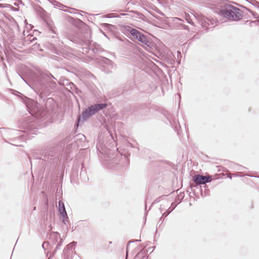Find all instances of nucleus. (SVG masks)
I'll return each instance as SVG.
<instances>
[{"label": "nucleus", "instance_id": "nucleus-1", "mask_svg": "<svg viewBox=\"0 0 259 259\" xmlns=\"http://www.w3.org/2000/svg\"><path fill=\"white\" fill-rule=\"evenodd\" d=\"M207 7L214 13L230 21H238L243 16L246 18L249 17V16L245 17V10L249 12L253 16V18H259L256 13L247 7L242 6L244 10L242 11L238 8L230 4L227 0H213L208 4Z\"/></svg>", "mask_w": 259, "mask_h": 259}, {"label": "nucleus", "instance_id": "nucleus-2", "mask_svg": "<svg viewBox=\"0 0 259 259\" xmlns=\"http://www.w3.org/2000/svg\"><path fill=\"white\" fill-rule=\"evenodd\" d=\"M25 105L31 116L24 119L22 127L27 132L31 134H36L35 130L37 125L34 120V117L38 118H44L47 112L37 102L30 99H26Z\"/></svg>", "mask_w": 259, "mask_h": 259}, {"label": "nucleus", "instance_id": "nucleus-3", "mask_svg": "<svg viewBox=\"0 0 259 259\" xmlns=\"http://www.w3.org/2000/svg\"><path fill=\"white\" fill-rule=\"evenodd\" d=\"M52 23L50 20V37L52 36V38L54 39L52 42H50V51L58 55H62L64 56L66 52L72 49L69 47L64 46L63 42L58 39V35L56 31V28L52 26Z\"/></svg>", "mask_w": 259, "mask_h": 259}, {"label": "nucleus", "instance_id": "nucleus-4", "mask_svg": "<svg viewBox=\"0 0 259 259\" xmlns=\"http://www.w3.org/2000/svg\"><path fill=\"white\" fill-rule=\"evenodd\" d=\"M103 162L109 168L120 170L123 169L128 164V161L125 156H120L111 158L105 155L104 156Z\"/></svg>", "mask_w": 259, "mask_h": 259}, {"label": "nucleus", "instance_id": "nucleus-5", "mask_svg": "<svg viewBox=\"0 0 259 259\" xmlns=\"http://www.w3.org/2000/svg\"><path fill=\"white\" fill-rule=\"evenodd\" d=\"M69 39L74 43L78 44L84 47L82 48V53H88L89 51H91L94 54H98L102 52V48L99 45L96 44H92L89 40L84 39L82 38H79L75 36L70 37Z\"/></svg>", "mask_w": 259, "mask_h": 259}, {"label": "nucleus", "instance_id": "nucleus-6", "mask_svg": "<svg viewBox=\"0 0 259 259\" xmlns=\"http://www.w3.org/2000/svg\"><path fill=\"white\" fill-rule=\"evenodd\" d=\"M107 104L105 103H99L95 104L88 107L78 117L76 124L77 126H78V123L80 122H84L87 119L95 114L97 112L105 108Z\"/></svg>", "mask_w": 259, "mask_h": 259}, {"label": "nucleus", "instance_id": "nucleus-7", "mask_svg": "<svg viewBox=\"0 0 259 259\" xmlns=\"http://www.w3.org/2000/svg\"><path fill=\"white\" fill-rule=\"evenodd\" d=\"M76 243L72 242L68 244L64 249L62 257L63 259H80L74 251Z\"/></svg>", "mask_w": 259, "mask_h": 259}, {"label": "nucleus", "instance_id": "nucleus-8", "mask_svg": "<svg viewBox=\"0 0 259 259\" xmlns=\"http://www.w3.org/2000/svg\"><path fill=\"white\" fill-rule=\"evenodd\" d=\"M51 230H52V228L50 226V248L51 246L56 245L55 248V251L56 252L62 245V239L58 232L54 231L50 232Z\"/></svg>", "mask_w": 259, "mask_h": 259}, {"label": "nucleus", "instance_id": "nucleus-9", "mask_svg": "<svg viewBox=\"0 0 259 259\" xmlns=\"http://www.w3.org/2000/svg\"><path fill=\"white\" fill-rule=\"evenodd\" d=\"M49 75L47 71L40 70L38 71L36 75V81L37 83L40 86L41 89L43 90L44 88L48 83Z\"/></svg>", "mask_w": 259, "mask_h": 259}, {"label": "nucleus", "instance_id": "nucleus-10", "mask_svg": "<svg viewBox=\"0 0 259 259\" xmlns=\"http://www.w3.org/2000/svg\"><path fill=\"white\" fill-rule=\"evenodd\" d=\"M137 40L143 44V47L147 51H150V50L154 47V44L151 38L143 33L139 35Z\"/></svg>", "mask_w": 259, "mask_h": 259}, {"label": "nucleus", "instance_id": "nucleus-11", "mask_svg": "<svg viewBox=\"0 0 259 259\" xmlns=\"http://www.w3.org/2000/svg\"><path fill=\"white\" fill-rule=\"evenodd\" d=\"M195 17L200 23L202 27L206 30L208 29V26L209 25H213L216 23L215 20L208 18L202 14H196Z\"/></svg>", "mask_w": 259, "mask_h": 259}, {"label": "nucleus", "instance_id": "nucleus-12", "mask_svg": "<svg viewBox=\"0 0 259 259\" xmlns=\"http://www.w3.org/2000/svg\"><path fill=\"white\" fill-rule=\"evenodd\" d=\"M211 180L212 177L209 175L204 176L200 175H196L193 177V181L196 184L195 186L206 184L207 183L210 182Z\"/></svg>", "mask_w": 259, "mask_h": 259}, {"label": "nucleus", "instance_id": "nucleus-13", "mask_svg": "<svg viewBox=\"0 0 259 259\" xmlns=\"http://www.w3.org/2000/svg\"><path fill=\"white\" fill-rule=\"evenodd\" d=\"M32 156L34 159H41L45 161H48L49 160L48 150H45L42 151V150L36 149L32 152Z\"/></svg>", "mask_w": 259, "mask_h": 259}, {"label": "nucleus", "instance_id": "nucleus-14", "mask_svg": "<svg viewBox=\"0 0 259 259\" xmlns=\"http://www.w3.org/2000/svg\"><path fill=\"white\" fill-rule=\"evenodd\" d=\"M36 38L33 34L31 33H29L27 35V36H24V38L22 40V45L23 46H28L31 43L34 42L36 44L35 41L36 40Z\"/></svg>", "mask_w": 259, "mask_h": 259}, {"label": "nucleus", "instance_id": "nucleus-15", "mask_svg": "<svg viewBox=\"0 0 259 259\" xmlns=\"http://www.w3.org/2000/svg\"><path fill=\"white\" fill-rule=\"evenodd\" d=\"M37 12L39 17L43 20L47 25H49V22L47 20V13L42 8L39 7L37 9Z\"/></svg>", "mask_w": 259, "mask_h": 259}, {"label": "nucleus", "instance_id": "nucleus-16", "mask_svg": "<svg viewBox=\"0 0 259 259\" xmlns=\"http://www.w3.org/2000/svg\"><path fill=\"white\" fill-rule=\"evenodd\" d=\"M127 31L130 32L131 35L136 39H138L139 35H140L142 32H140L137 29L133 28L130 26H127L126 28Z\"/></svg>", "mask_w": 259, "mask_h": 259}, {"label": "nucleus", "instance_id": "nucleus-17", "mask_svg": "<svg viewBox=\"0 0 259 259\" xmlns=\"http://www.w3.org/2000/svg\"><path fill=\"white\" fill-rule=\"evenodd\" d=\"M50 90L51 89L54 90L56 89L57 83L60 84V82L54 78V77L50 73Z\"/></svg>", "mask_w": 259, "mask_h": 259}, {"label": "nucleus", "instance_id": "nucleus-18", "mask_svg": "<svg viewBox=\"0 0 259 259\" xmlns=\"http://www.w3.org/2000/svg\"><path fill=\"white\" fill-rule=\"evenodd\" d=\"M50 3H52L53 5L54 6L55 8H59L60 10H63L64 11H67L66 10H64L63 9L66 7L64 5L55 1V0H50ZM69 13H73L72 11H68Z\"/></svg>", "mask_w": 259, "mask_h": 259}, {"label": "nucleus", "instance_id": "nucleus-19", "mask_svg": "<svg viewBox=\"0 0 259 259\" xmlns=\"http://www.w3.org/2000/svg\"><path fill=\"white\" fill-rule=\"evenodd\" d=\"M58 209H59V211L61 215H66L67 212H66V211L65 209L64 204L61 201H59L58 202Z\"/></svg>", "mask_w": 259, "mask_h": 259}, {"label": "nucleus", "instance_id": "nucleus-20", "mask_svg": "<svg viewBox=\"0 0 259 259\" xmlns=\"http://www.w3.org/2000/svg\"><path fill=\"white\" fill-rule=\"evenodd\" d=\"M103 62L107 65V66L110 68H113L114 66V63L110 59L107 58H103L102 59Z\"/></svg>", "mask_w": 259, "mask_h": 259}, {"label": "nucleus", "instance_id": "nucleus-21", "mask_svg": "<svg viewBox=\"0 0 259 259\" xmlns=\"http://www.w3.org/2000/svg\"><path fill=\"white\" fill-rule=\"evenodd\" d=\"M135 259H147L146 253L145 251L141 250L135 256Z\"/></svg>", "mask_w": 259, "mask_h": 259}, {"label": "nucleus", "instance_id": "nucleus-22", "mask_svg": "<svg viewBox=\"0 0 259 259\" xmlns=\"http://www.w3.org/2000/svg\"><path fill=\"white\" fill-rule=\"evenodd\" d=\"M42 247L44 250L45 253L46 254V256H48L49 255V241H46L44 242L42 244Z\"/></svg>", "mask_w": 259, "mask_h": 259}, {"label": "nucleus", "instance_id": "nucleus-23", "mask_svg": "<svg viewBox=\"0 0 259 259\" xmlns=\"http://www.w3.org/2000/svg\"><path fill=\"white\" fill-rule=\"evenodd\" d=\"M250 4L253 6L254 7L259 9V2L255 0H252L251 2H249Z\"/></svg>", "mask_w": 259, "mask_h": 259}, {"label": "nucleus", "instance_id": "nucleus-24", "mask_svg": "<svg viewBox=\"0 0 259 259\" xmlns=\"http://www.w3.org/2000/svg\"><path fill=\"white\" fill-rule=\"evenodd\" d=\"M63 218V223L67 225V223L69 222V218H68V217L67 215V214H66V215H61Z\"/></svg>", "mask_w": 259, "mask_h": 259}, {"label": "nucleus", "instance_id": "nucleus-25", "mask_svg": "<svg viewBox=\"0 0 259 259\" xmlns=\"http://www.w3.org/2000/svg\"><path fill=\"white\" fill-rule=\"evenodd\" d=\"M10 91L12 94H13L15 96H19V97L20 96V95L23 96V95L22 94H21L20 92H19L16 90H14L13 89H10Z\"/></svg>", "mask_w": 259, "mask_h": 259}, {"label": "nucleus", "instance_id": "nucleus-26", "mask_svg": "<svg viewBox=\"0 0 259 259\" xmlns=\"http://www.w3.org/2000/svg\"><path fill=\"white\" fill-rule=\"evenodd\" d=\"M174 208H175V207H174L171 210L170 209V208H168V209L166 210V211L165 212H164L162 214V216H164V215H165V217L167 216L173 210V209Z\"/></svg>", "mask_w": 259, "mask_h": 259}, {"label": "nucleus", "instance_id": "nucleus-27", "mask_svg": "<svg viewBox=\"0 0 259 259\" xmlns=\"http://www.w3.org/2000/svg\"><path fill=\"white\" fill-rule=\"evenodd\" d=\"M41 194H42L43 197H45V198L46 199V201L45 202V204L47 205V207H48L49 200L47 198V195L44 191H42Z\"/></svg>", "mask_w": 259, "mask_h": 259}, {"label": "nucleus", "instance_id": "nucleus-28", "mask_svg": "<svg viewBox=\"0 0 259 259\" xmlns=\"http://www.w3.org/2000/svg\"><path fill=\"white\" fill-rule=\"evenodd\" d=\"M162 217H163V216L162 215V217L160 218V220H159V222H158V224H159V223H160V222H161V223L159 224V228H160V229H162V228H163V226H161V224H162V223L163 222V221H164V219H163V220H162Z\"/></svg>", "mask_w": 259, "mask_h": 259}, {"label": "nucleus", "instance_id": "nucleus-29", "mask_svg": "<svg viewBox=\"0 0 259 259\" xmlns=\"http://www.w3.org/2000/svg\"><path fill=\"white\" fill-rule=\"evenodd\" d=\"M131 242H133L132 241L128 242V244L126 245V254H127V253H128L129 245H130V243Z\"/></svg>", "mask_w": 259, "mask_h": 259}, {"label": "nucleus", "instance_id": "nucleus-30", "mask_svg": "<svg viewBox=\"0 0 259 259\" xmlns=\"http://www.w3.org/2000/svg\"><path fill=\"white\" fill-rule=\"evenodd\" d=\"M112 15H113V14H112V13H111V14H108V15H107L106 16V17H107V18H112V17H112Z\"/></svg>", "mask_w": 259, "mask_h": 259}, {"label": "nucleus", "instance_id": "nucleus-31", "mask_svg": "<svg viewBox=\"0 0 259 259\" xmlns=\"http://www.w3.org/2000/svg\"><path fill=\"white\" fill-rule=\"evenodd\" d=\"M177 54H178V57L180 56V55L181 56V53L180 51H177Z\"/></svg>", "mask_w": 259, "mask_h": 259}, {"label": "nucleus", "instance_id": "nucleus-32", "mask_svg": "<svg viewBox=\"0 0 259 259\" xmlns=\"http://www.w3.org/2000/svg\"><path fill=\"white\" fill-rule=\"evenodd\" d=\"M52 58V59H56V58H58V57H56V56H50V58Z\"/></svg>", "mask_w": 259, "mask_h": 259}, {"label": "nucleus", "instance_id": "nucleus-33", "mask_svg": "<svg viewBox=\"0 0 259 259\" xmlns=\"http://www.w3.org/2000/svg\"><path fill=\"white\" fill-rule=\"evenodd\" d=\"M12 145H14V146H21V145L20 144H12Z\"/></svg>", "mask_w": 259, "mask_h": 259}, {"label": "nucleus", "instance_id": "nucleus-34", "mask_svg": "<svg viewBox=\"0 0 259 259\" xmlns=\"http://www.w3.org/2000/svg\"><path fill=\"white\" fill-rule=\"evenodd\" d=\"M159 209L160 210V212H162V211L163 210V208H162V205H160Z\"/></svg>", "mask_w": 259, "mask_h": 259}, {"label": "nucleus", "instance_id": "nucleus-35", "mask_svg": "<svg viewBox=\"0 0 259 259\" xmlns=\"http://www.w3.org/2000/svg\"><path fill=\"white\" fill-rule=\"evenodd\" d=\"M19 76H20V77L23 79V80L25 82H26V80L24 79V78H23L21 76V75H20V74H19Z\"/></svg>", "mask_w": 259, "mask_h": 259}, {"label": "nucleus", "instance_id": "nucleus-36", "mask_svg": "<svg viewBox=\"0 0 259 259\" xmlns=\"http://www.w3.org/2000/svg\"><path fill=\"white\" fill-rule=\"evenodd\" d=\"M188 23H190V24H193V22H192V21H188Z\"/></svg>", "mask_w": 259, "mask_h": 259}, {"label": "nucleus", "instance_id": "nucleus-37", "mask_svg": "<svg viewBox=\"0 0 259 259\" xmlns=\"http://www.w3.org/2000/svg\"><path fill=\"white\" fill-rule=\"evenodd\" d=\"M28 158L29 159L30 161L31 162V157L30 156H29Z\"/></svg>", "mask_w": 259, "mask_h": 259}, {"label": "nucleus", "instance_id": "nucleus-38", "mask_svg": "<svg viewBox=\"0 0 259 259\" xmlns=\"http://www.w3.org/2000/svg\"><path fill=\"white\" fill-rule=\"evenodd\" d=\"M51 258H52V256L51 255H50L49 258L51 259Z\"/></svg>", "mask_w": 259, "mask_h": 259}, {"label": "nucleus", "instance_id": "nucleus-39", "mask_svg": "<svg viewBox=\"0 0 259 259\" xmlns=\"http://www.w3.org/2000/svg\"><path fill=\"white\" fill-rule=\"evenodd\" d=\"M146 207H147V206H146V204H145V209H146Z\"/></svg>", "mask_w": 259, "mask_h": 259}, {"label": "nucleus", "instance_id": "nucleus-40", "mask_svg": "<svg viewBox=\"0 0 259 259\" xmlns=\"http://www.w3.org/2000/svg\"><path fill=\"white\" fill-rule=\"evenodd\" d=\"M49 122H51L52 121H51V119H50Z\"/></svg>", "mask_w": 259, "mask_h": 259}, {"label": "nucleus", "instance_id": "nucleus-41", "mask_svg": "<svg viewBox=\"0 0 259 259\" xmlns=\"http://www.w3.org/2000/svg\"><path fill=\"white\" fill-rule=\"evenodd\" d=\"M257 22H259V19L257 20Z\"/></svg>", "mask_w": 259, "mask_h": 259}, {"label": "nucleus", "instance_id": "nucleus-42", "mask_svg": "<svg viewBox=\"0 0 259 259\" xmlns=\"http://www.w3.org/2000/svg\"><path fill=\"white\" fill-rule=\"evenodd\" d=\"M3 0H0V1H2Z\"/></svg>", "mask_w": 259, "mask_h": 259}, {"label": "nucleus", "instance_id": "nucleus-43", "mask_svg": "<svg viewBox=\"0 0 259 259\" xmlns=\"http://www.w3.org/2000/svg\"><path fill=\"white\" fill-rule=\"evenodd\" d=\"M47 259H49V258H47Z\"/></svg>", "mask_w": 259, "mask_h": 259}]
</instances>
